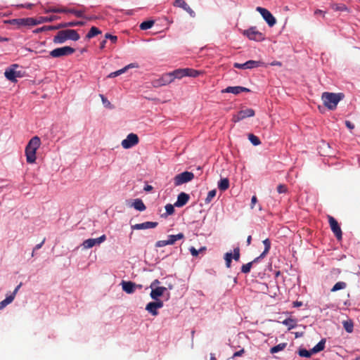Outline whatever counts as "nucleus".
I'll return each mask as SVG.
<instances>
[{"mask_svg": "<svg viewBox=\"0 0 360 360\" xmlns=\"http://www.w3.org/2000/svg\"><path fill=\"white\" fill-rule=\"evenodd\" d=\"M345 95L342 93L323 92L321 100L323 105L330 110L336 109L338 103L342 100Z\"/></svg>", "mask_w": 360, "mask_h": 360, "instance_id": "nucleus-1", "label": "nucleus"}, {"mask_svg": "<svg viewBox=\"0 0 360 360\" xmlns=\"http://www.w3.org/2000/svg\"><path fill=\"white\" fill-rule=\"evenodd\" d=\"M271 65L281 67V66H282V63L280 61L275 60V61H273L272 63H271Z\"/></svg>", "mask_w": 360, "mask_h": 360, "instance_id": "nucleus-62", "label": "nucleus"}, {"mask_svg": "<svg viewBox=\"0 0 360 360\" xmlns=\"http://www.w3.org/2000/svg\"><path fill=\"white\" fill-rule=\"evenodd\" d=\"M170 76H172V82L174 81L175 79H180L184 77H186V70L185 68H179L176 69L172 72H168Z\"/></svg>", "mask_w": 360, "mask_h": 360, "instance_id": "nucleus-21", "label": "nucleus"}, {"mask_svg": "<svg viewBox=\"0 0 360 360\" xmlns=\"http://www.w3.org/2000/svg\"><path fill=\"white\" fill-rule=\"evenodd\" d=\"M59 18L57 15H51L50 17H39L38 20H37V25L41 24L47 22H52L56 20Z\"/></svg>", "mask_w": 360, "mask_h": 360, "instance_id": "nucleus-26", "label": "nucleus"}, {"mask_svg": "<svg viewBox=\"0 0 360 360\" xmlns=\"http://www.w3.org/2000/svg\"><path fill=\"white\" fill-rule=\"evenodd\" d=\"M240 86H228L225 89H223L222 93H231L235 95H238L240 93Z\"/></svg>", "mask_w": 360, "mask_h": 360, "instance_id": "nucleus-30", "label": "nucleus"}, {"mask_svg": "<svg viewBox=\"0 0 360 360\" xmlns=\"http://www.w3.org/2000/svg\"><path fill=\"white\" fill-rule=\"evenodd\" d=\"M232 258H233L236 261H238L240 259V249L239 248H236L233 250V255H232Z\"/></svg>", "mask_w": 360, "mask_h": 360, "instance_id": "nucleus-52", "label": "nucleus"}, {"mask_svg": "<svg viewBox=\"0 0 360 360\" xmlns=\"http://www.w3.org/2000/svg\"><path fill=\"white\" fill-rule=\"evenodd\" d=\"M13 300V296L7 295L6 299L0 302V310L3 309L8 304H11Z\"/></svg>", "mask_w": 360, "mask_h": 360, "instance_id": "nucleus-36", "label": "nucleus"}, {"mask_svg": "<svg viewBox=\"0 0 360 360\" xmlns=\"http://www.w3.org/2000/svg\"><path fill=\"white\" fill-rule=\"evenodd\" d=\"M65 27H68V22H62V23H60V24L56 25V28L57 30H59L61 28H65Z\"/></svg>", "mask_w": 360, "mask_h": 360, "instance_id": "nucleus-58", "label": "nucleus"}, {"mask_svg": "<svg viewBox=\"0 0 360 360\" xmlns=\"http://www.w3.org/2000/svg\"><path fill=\"white\" fill-rule=\"evenodd\" d=\"M151 292L150 293V297L154 300H158V299L162 296L164 292L167 290L165 287H156L151 288Z\"/></svg>", "mask_w": 360, "mask_h": 360, "instance_id": "nucleus-20", "label": "nucleus"}, {"mask_svg": "<svg viewBox=\"0 0 360 360\" xmlns=\"http://www.w3.org/2000/svg\"><path fill=\"white\" fill-rule=\"evenodd\" d=\"M248 139L254 146H258L261 143L259 139L252 134L248 135Z\"/></svg>", "mask_w": 360, "mask_h": 360, "instance_id": "nucleus-41", "label": "nucleus"}, {"mask_svg": "<svg viewBox=\"0 0 360 360\" xmlns=\"http://www.w3.org/2000/svg\"><path fill=\"white\" fill-rule=\"evenodd\" d=\"M165 210L167 214L171 215L174 212V205L172 204H167L165 205Z\"/></svg>", "mask_w": 360, "mask_h": 360, "instance_id": "nucleus-48", "label": "nucleus"}, {"mask_svg": "<svg viewBox=\"0 0 360 360\" xmlns=\"http://www.w3.org/2000/svg\"><path fill=\"white\" fill-rule=\"evenodd\" d=\"M326 339H322L316 345H315L311 349L314 354L318 353L325 348Z\"/></svg>", "mask_w": 360, "mask_h": 360, "instance_id": "nucleus-28", "label": "nucleus"}, {"mask_svg": "<svg viewBox=\"0 0 360 360\" xmlns=\"http://www.w3.org/2000/svg\"><path fill=\"white\" fill-rule=\"evenodd\" d=\"M194 179V174L191 172H184L181 174L176 175L174 178L175 186H180L183 184L189 182Z\"/></svg>", "mask_w": 360, "mask_h": 360, "instance_id": "nucleus-6", "label": "nucleus"}, {"mask_svg": "<svg viewBox=\"0 0 360 360\" xmlns=\"http://www.w3.org/2000/svg\"><path fill=\"white\" fill-rule=\"evenodd\" d=\"M205 250H206L205 247H202L199 250H197L194 247H191L189 249L191 254L193 257H197L200 252H202Z\"/></svg>", "mask_w": 360, "mask_h": 360, "instance_id": "nucleus-45", "label": "nucleus"}, {"mask_svg": "<svg viewBox=\"0 0 360 360\" xmlns=\"http://www.w3.org/2000/svg\"><path fill=\"white\" fill-rule=\"evenodd\" d=\"M44 242H45V238L41 241V243H40L39 244H37V245L34 247V250H33V252H32V256L34 255V251H35V250H38V249H39V248H41V246L43 245V244L44 243Z\"/></svg>", "mask_w": 360, "mask_h": 360, "instance_id": "nucleus-59", "label": "nucleus"}, {"mask_svg": "<svg viewBox=\"0 0 360 360\" xmlns=\"http://www.w3.org/2000/svg\"><path fill=\"white\" fill-rule=\"evenodd\" d=\"M143 189L146 192H150L153 189V187L150 185H146Z\"/></svg>", "mask_w": 360, "mask_h": 360, "instance_id": "nucleus-63", "label": "nucleus"}, {"mask_svg": "<svg viewBox=\"0 0 360 360\" xmlns=\"http://www.w3.org/2000/svg\"><path fill=\"white\" fill-rule=\"evenodd\" d=\"M328 218L332 231L333 232L337 239L340 240L342 237V233L338 221L333 217L330 215L328 216Z\"/></svg>", "mask_w": 360, "mask_h": 360, "instance_id": "nucleus-8", "label": "nucleus"}, {"mask_svg": "<svg viewBox=\"0 0 360 360\" xmlns=\"http://www.w3.org/2000/svg\"><path fill=\"white\" fill-rule=\"evenodd\" d=\"M169 243H167V240H158L155 243V247L157 248H161L166 245H168Z\"/></svg>", "mask_w": 360, "mask_h": 360, "instance_id": "nucleus-53", "label": "nucleus"}, {"mask_svg": "<svg viewBox=\"0 0 360 360\" xmlns=\"http://www.w3.org/2000/svg\"><path fill=\"white\" fill-rule=\"evenodd\" d=\"M298 354L302 357H310L314 353L312 352V349L307 350L306 349H301L299 350Z\"/></svg>", "mask_w": 360, "mask_h": 360, "instance_id": "nucleus-38", "label": "nucleus"}, {"mask_svg": "<svg viewBox=\"0 0 360 360\" xmlns=\"http://www.w3.org/2000/svg\"><path fill=\"white\" fill-rule=\"evenodd\" d=\"M82 245L85 249H89L95 245V242L93 238H89L83 242Z\"/></svg>", "mask_w": 360, "mask_h": 360, "instance_id": "nucleus-40", "label": "nucleus"}, {"mask_svg": "<svg viewBox=\"0 0 360 360\" xmlns=\"http://www.w3.org/2000/svg\"><path fill=\"white\" fill-rule=\"evenodd\" d=\"M255 111L252 108H247L240 110L236 115L233 116L232 120L234 122H238L245 118L253 117Z\"/></svg>", "mask_w": 360, "mask_h": 360, "instance_id": "nucleus-12", "label": "nucleus"}, {"mask_svg": "<svg viewBox=\"0 0 360 360\" xmlns=\"http://www.w3.org/2000/svg\"><path fill=\"white\" fill-rule=\"evenodd\" d=\"M345 125L346 127L349 129H353L354 128V124H352L350 121L346 120L345 121Z\"/></svg>", "mask_w": 360, "mask_h": 360, "instance_id": "nucleus-60", "label": "nucleus"}, {"mask_svg": "<svg viewBox=\"0 0 360 360\" xmlns=\"http://www.w3.org/2000/svg\"><path fill=\"white\" fill-rule=\"evenodd\" d=\"M256 11L261 14L269 27H273L276 23V18L266 8L258 6L256 8Z\"/></svg>", "mask_w": 360, "mask_h": 360, "instance_id": "nucleus-7", "label": "nucleus"}, {"mask_svg": "<svg viewBox=\"0 0 360 360\" xmlns=\"http://www.w3.org/2000/svg\"><path fill=\"white\" fill-rule=\"evenodd\" d=\"M263 244L264 245V250L263 252L261 254V257H265L269 252L271 249V241L269 238H266L263 240Z\"/></svg>", "mask_w": 360, "mask_h": 360, "instance_id": "nucleus-33", "label": "nucleus"}, {"mask_svg": "<svg viewBox=\"0 0 360 360\" xmlns=\"http://www.w3.org/2000/svg\"><path fill=\"white\" fill-rule=\"evenodd\" d=\"M257 202V198L255 195H253L251 199V208H253L256 202Z\"/></svg>", "mask_w": 360, "mask_h": 360, "instance_id": "nucleus-61", "label": "nucleus"}, {"mask_svg": "<svg viewBox=\"0 0 360 360\" xmlns=\"http://www.w3.org/2000/svg\"><path fill=\"white\" fill-rule=\"evenodd\" d=\"M11 22L13 25H15L18 27L34 26L37 25V19L33 18L13 19Z\"/></svg>", "mask_w": 360, "mask_h": 360, "instance_id": "nucleus-13", "label": "nucleus"}, {"mask_svg": "<svg viewBox=\"0 0 360 360\" xmlns=\"http://www.w3.org/2000/svg\"><path fill=\"white\" fill-rule=\"evenodd\" d=\"M75 52V49L70 46H63L57 48L50 52V56L53 58H60L70 56Z\"/></svg>", "mask_w": 360, "mask_h": 360, "instance_id": "nucleus-5", "label": "nucleus"}, {"mask_svg": "<svg viewBox=\"0 0 360 360\" xmlns=\"http://www.w3.org/2000/svg\"><path fill=\"white\" fill-rule=\"evenodd\" d=\"M22 285V283H20L15 288V290H13V292L9 295V296H13V300L15 299V295L17 294L18 291L19 290V289L20 288Z\"/></svg>", "mask_w": 360, "mask_h": 360, "instance_id": "nucleus-55", "label": "nucleus"}, {"mask_svg": "<svg viewBox=\"0 0 360 360\" xmlns=\"http://www.w3.org/2000/svg\"><path fill=\"white\" fill-rule=\"evenodd\" d=\"M80 39L79 34L75 30H64L59 31L54 37L53 41L56 44H63L68 39L78 41Z\"/></svg>", "mask_w": 360, "mask_h": 360, "instance_id": "nucleus-3", "label": "nucleus"}, {"mask_svg": "<svg viewBox=\"0 0 360 360\" xmlns=\"http://www.w3.org/2000/svg\"><path fill=\"white\" fill-rule=\"evenodd\" d=\"M252 266V262H248L245 264H243L241 267V272L243 274H248L250 271Z\"/></svg>", "mask_w": 360, "mask_h": 360, "instance_id": "nucleus-43", "label": "nucleus"}, {"mask_svg": "<svg viewBox=\"0 0 360 360\" xmlns=\"http://www.w3.org/2000/svg\"><path fill=\"white\" fill-rule=\"evenodd\" d=\"M46 13H72L76 17H83V10H75L74 8H56V7H51L49 9L46 10Z\"/></svg>", "mask_w": 360, "mask_h": 360, "instance_id": "nucleus-4", "label": "nucleus"}, {"mask_svg": "<svg viewBox=\"0 0 360 360\" xmlns=\"http://www.w3.org/2000/svg\"><path fill=\"white\" fill-rule=\"evenodd\" d=\"M121 285L122 288V290L128 293L131 294L135 291L136 287H137V285L132 282V281H122L121 283ZM139 288H141V285H138Z\"/></svg>", "mask_w": 360, "mask_h": 360, "instance_id": "nucleus-16", "label": "nucleus"}, {"mask_svg": "<svg viewBox=\"0 0 360 360\" xmlns=\"http://www.w3.org/2000/svg\"><path fill=\"white\" fill-rule=\"evenodd\" d=\"M84 25L85 22L83 21H72L68 22V27L83 26Z\"/></svg>", "mask_w": 360, "mask_h": 360, "instance_id": "nucleus-49", "label": "nucleus"}, {"mask_svg": "<svg viewBox=\"0 0 360 360\" xmlns=\"http://www.w3.org/2000/svg\"><path fill=\"white\" fill-rule=\"evenodd\" d=\"M125 72H126V68H122L119 70L111 72L110 74L108 75V77L113 78V77H115L117 76L122 75V73H124Z\"/></svg>", "mask_w": 360, "mask_h": 360, "instance_id": "nucleus-46", "label": "nucleus"}, {"mask_svg": "<svg viewBox=\"0 0 360 360\" xmlns=\"http://www.w3.org/2000/svg\"><path fill=\"white\" fill-rule=\"evenodd\" d=\"M330 7L335 11H348L347 7L343 4H332Z\"/></svg>", "mask_w": 360, "mask_h": 360, "instance_id": "nucleus-32", "label": "nucleus"}, {"mask_svg": "<svg viewBox=\"0 0 360 360\" xmlns=\"http://www.w3.org/2000/svg\"><path fill=\"white\" fill-rule=\"evenodd\" d=\"M131 206L136 210L142 212L146 209L145 204L141 199H135Z\"/></svg>", "mask_w": 360, "mask_h": 360, "instance_id": "nucleus-22", "label": "nucleus"}, {"mask_svg": "<svg viewBox=\"0 0 360 360\" xmlns=\"http://www.w3.org/2000/svg\"><path fill=\"white\" fill-rule=\"evenodd\" d=\"M158 309L153 302H150L146 304V310L153 316H157L158 314Z\"/></svg>", "mask_w": 360, "mask_h": 360, "instance_id": "nucleus-24", "label": "nucleus"}, {"mask_svg": "<svg viewBox=\"0 0 360 360\" xmlns=\"http://www.w3.org/2000/svg\"><path fill=\"white\" fill-rule=\"evenodd\" d=\"M153 302L158 309L162 308L163 307V302L158 299V300H155V302Z\"/></svg>", "mask_w": 360, "mask_h": 360, "instance_id": "nucleus-57", "label": "nucleus"}, {"mask_svg": "<svg viewBox=\"0 0 360 360\" xmlns=\"http://www.w3.org/2000/svg\"><path fill=\"white\" fill-rule=\"evenodd\" d=\"M5 77L13 82H17V77H21L22 74L20 71H16L13 68L6 70L4 72Z\"/></svg>", "mask_w": 360, "mask_h": 360, "instance_id": "nucleus-17", "label": "nucleus"}, {"mask_svg": "<svg viewBox=\"0 0 360 360\" xmlns=\"http://www.w3.org/2000/svg\"><path fill=\"white\" fill-rule=\"evenodd\" d=\"M190 196L188 194L181 192L178 195L177 200L174 203V206L181 207L185 205L189 200Z\"/></svg>", "mask_w": 360, "mask_h": 360, "instance_id": "nucleus-19", "label": "nucleus"}, {"mask_svg": "<svg viewBox=\"0 0 360 360\" xmlns=\"http://www.w3.org/2000/svg\"><path fill=\"white\" fill-rule=\"evenodd\" d=\"M185 70L186 77H197L203 73L202 71L196 70L191 68H185Z\"/></svg>", "mask_w": 360, "mask_h": 360, "instance_id": "nucleus-25", "label": "nucleus"}, {"mask_svg": "<svg viewBox=\"0 0 360 360\" xmlns=\"http://www.w3.org/2000/svg\"><path fill=\"white\" fill-rule=\"evenodd\" d=\"M173 5L174 6L183 8L191 17L194 18L195 16V13L184 0H175Z\"/></svg>", "mask_w": 360, "mask_h": 360, "instance_id": "nucleus-15", "label": "nucleus"}, {"mask_svg": "<svg viewBox=\"0 0 360 360\" xmlns=\"http://www.w3.org/2000/svg\"><path fill=\"white\" fill-rule=\"evenodd\" d=\"M229 187V181L227 178L221 179L218 183L219 190L224 191Z\"/></svg>", "mask_w": 360, "mask_h": 360, "instance_id": "nucleus-27", "label": "nucleus"}, {"mask_svg": "<svg viewBox=\"0 0 360 360\" xmlns=\"http://www.w3.org/2000/svg\"><path fill=\"white\" fill-rule=\"evenodd\" d=\"M101 33V31L98 28H97L96 27H92L90 29V30L89 31V32L87 33L86 37L87 39H91Z\"/></svg>", "mask_w": 360, "mask_h": 360, "instance_id": "nucleus-34", "label": "nucleus"}, {"mask_svg": "<svg viewBox=\"0 0 360 360\" xmlns=\"http://www.w3.org/2000/svg\"><path fill=\"white\" fill-rule=\"evenodd\" d=\"M41 144L40 139L38 136L32 137L25 148L26 160L28 163L32 164L36 160V151Z\"/></svg>", "mask_w": 360, "mask_h": 360, "instance_id": "nucleus-2", "label": "nucleus"}, {"mask_svg": "<svg viewBox=\"0 0 360 360\" xmlns=\"http://www.w3.org/2000/svg\"><path fill=\"white\" fill-rule=\"evenodd\" d=\"M224 259L226 262V266L227 268L231 267V259H232V253L231 252H226L224 255Z\"/></svg>", "mask_w": 360, "mask_h": 360, "instance_id": "nucleus-42", "label": "nucleus"}, {"mask_svg": "<svg viewBox=\"0 0 360 360\" xmlns=\"http://www.w3.org/2000/svg\"><path fill=\"white\" fill-rule=\"evenodd\" d=\"M158 223L155 221H146L141 224H136L131 226L132 229L141 230L147 229H154L158 226Z\"/></svg>", "mask_w": 360, "mask_h": 360, "instance_id": "nucleus-18", "label": "nucleus"}, {"mask_svg": "<svg viewBox=\"0 0 360 360\" xmlns=\"http://www.w3.org/2000/svg\"><path fill=\"white\" fill-rule=\"evenodd\" d=\"M283 324L288 326V330L294 328L297 326L296 321L290 318L286 319L283 321Z\"/></svg>", "mask_w": 360, "mask_h": 360, "instance_id": "nucleus-35", "label": "nucleus"}, {"mask_svg": "<svg viewBox=\"0 0 360 360\" xmlns=\"http://www.w3.org/2000/svg\"><path fill=\"white\" fill-rule=\"evenodd\" d=\"M347 283L344 281H339L336 283L333 287L331 288V292H336L340 290H343L347 288Z\"/></svg>", "mask_w": 360, "mask_h": 360, "instance_id": "nucleus-31", "label": "nucleus"}, {"mask_svg": "<svg viewBox=\"0 0 360 360\" xmlns=\"http://www.w3.org/2000/svg\"><path fill=\"white\" fill-rule=\"evenodd\" d=\"M245 353V349H242L238 352H236L233 355V357H237V356H242L243 354Z\"/></svg>", "mask_w": 360, "mask_h": 360, "instance_id": "nucleus-56", "label": "nucleus"}, {"mask_svg": "<svg viewBox=\"0 0 360 360\" xmlns=\"http://www.w3.org/2000/svg\"><path fill=\"white\" fill-rule=\"evenodd\" d=\"M93 240L95 242V245H100L101 243L104 242L106 240V236L105 235H102L101 236L97 238H93Z\"/></svg>", "mask_w": 360, "mask_h": 360, "instance_id": "nucleus-50", "label": "nucleus"}, {"mask_svg": "<svg viewBox=\"0 0 360 360\" xmlns=\"http://www.w3.org/2000/svg\"><path fill=\"white\" fill-rule=\"evenodd\" d=\"M172 76L169 73L163 74L160 78L153 79L151 84L154 88H159L172 83Z\"/></svg>", "mask_w": 360, "mask_h": 360, "instance_id": "nucleus-11", "label": "nucleus"}, {"mask_svg": "<svg viewBox=\"0 0 360 360\" xmlns=\"http://www.w3.org/2000/svg\"><path fill=\"white\" fill-rule=\"evenodd\" d=\"M243 34L250 40L261 41L264 39L262 33L259 32L255 27L244 30Z\"/></svg>", "mask_w": 360, "mask_h": 360, "instance_id": "nucleus-9", "label": "nucleus"}, {"mask_svg": "<svg viewBox=\"0 0 360 360\" xmlns=\"http://www.w3.org/2000/svg\"><path fill=\"white\" fill-rule=\"evenodd\" d=\"M217 191L216 189H213L208 192L207 198L205 200V203H210L212 199L216 196Z\"/></svg>", "mask_w": 360, "mask_h": 360, "instance_id": "nucleus-39", "label": "nucleus"}, {"mask_svg": "<svg viewBox=\"0 0 360 360\" xmlns=\"http://www.w3.org/2000/svg\"><path fill=\"white\" fill-rule=\"evenodd\" d=\"M100 97L102 100V102L106 106V107H110V101L103 95V94H100Z\"/></svg>", "mask_w": 360, "mask_h": 360, "instance_id": "nucleus-54", "label": "nucleus"}, {"mask_svg": "<svg viewBox=\"0 0 360 360\" xmlns=\"http://www.w3.org/2000/svg\"><path fill=\"white\" fill-rule=\"evenodd\" d=\"M262 64L261 61L250 60L244 63H235L233 67L238 69H252L260 67Z\"/></svg>", "mask_w": 360, "mask_h": 360, "instance_id": "nucleus-14", "label": "nucleus"}, {"mask_svg": "<svg viewBox=\"0 0 360 360\" xmlns=\"http://www.w3.org/2000/svg\"><path fill=\"white\" fill-rule=\"evenodd\" d=\"M139 141L138 136L136 134L131 133L122 141L121 145L124 148L129 149L137 145Z\"/></svg>", "mask_w": 360, "mask_h": 360, "instance_id": "nucleus-10", "label": "nucleus"}, {"mask_svg": "<svg viewBox=\"0 0 360 360\" xmlns=\"http://www.w3.org/2000/svg\"><path fill=\"white\" fill-rule=\"evenodd\" d=\"M105 39H110L113 44L116 43L117 41V36L112 35L109 33H106L105 34Z\"/></svg>", "mask_w": 360, "mask_h": 360, "instance_id": "nucleus-51", "label": "nucleus"}, {"mask_svg": "<svg viewBox=\"0 0 360 360\" xmlns=\"http://www.w3.org/2000/svg\"><path fill=\"white\" fill-rule=\"evenodd\" d=\"M287 346V343L286 342H282V343H280L274 347H272L271 349H270V353L271 354H275V353H277L278 352H281V351H283Z\"/></svg>", "mask_w": 360, "mask_h": 360, "instance_id": "nucleus-29", "label": "nucleus"}, {"mask_svg": "<svg viewBox=\"0 0 360 360\" xmlns=\"http://www.w3.org/2000/svg\"><path fill=\"white\" fill-rule=\"evenodd\" d=\"M344 328L345 330L348 333H352L353 330V323L349 321H344L343 323Z\"/></svg>", "mask_w": 360, "mask_h": 360, "instance_id": "nucleus-44", "label": "nucleus"}, {"mask_svg": "<svg viewBox=\"0 0 360 360\" xmlns=\"http://www.w3.org/2000/svg\"><path fill=\"white\" fill-rule=\"evenodd\" d=\"M154 25L153 20H146L141 23L140 29L142 30H146L151 28Z\"/></svg>", "mask_w": 360, "mask_h": 360, "instance_id": "nucleus-37", "label": "nucleus"}, {"mask_svg": "<svg viewBox=\"0 0 360 360\" xmlns=\"http://www.w3.org/2000/svg\"><path fill=\"white\" fill-rule=\"evenodd\" d=\"M184 238V235L182 233H179L176 235H169L168 236L167 243L169 245H173L178 240L183 239Z\"/></svg>", "mask_w": 360, "mask_h": 360, "instance_id": "nucleus-23", "label": "nucleus"}, {"mask_svg": "<svg viewBox=\"0 0 360 360\" xmlns=\"http://www.w3.org/2000/svg\"><path fill=\"white\" fill-rule=\"evenodd\" d=\"M318 14H322L323 15V18L325 17V13L322 10L316 9L314 11V15H318Z\"/></svg>", "mask_w": 360, "mask_h": 360, "instance_id": "nucleus-64", "label": "nucleus"}, {"mask_svg": "<svg viewBox=\"0 0 360 360\" xmlns=\"http://www.w3.org/2000/svg\"><path fill=\"white\" fill-rule=\"evenodd\" d=\"M277 192L280 194L286 193L288 192L287 186L285 184H279L276 188Z\"/></svg>", "mask_w": 360, "mask_h": 360, "instance_id": "nucleus-47", "label": "nucleus"}]
</instances>
